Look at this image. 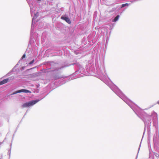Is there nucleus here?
Listing matches in <instances>:
<instances>
[{"label":"nucleus","instance_id":"1","mask_svg":"<svg viewBox=\"0 0 159 159\" xmlns=\"http://www.w3.org/2000/svg\"><path fill=\"white\" fill-rule=\"evenodd\" d=\"M109 86L119 97L125 101L133 110L137 115H138V113L140 115V116L138 115V116L143 121L145 125L147 124L149 125H150L151 123V117L150 116L144 114L143 116H142L140 114V111H141L140 108L128 99L117 87L115 85H113L112 87Z\"/></svg>","mask_w":159,"mask_h":159},{"label":"nucleus","instance_id":"2","mask_svg":"<svg viewBox=\"0 0 159 159\" xmlns=\"http://www.w3.org/2000/svg\"><path fill=\"white\" fill-rule=\"evenodd\" d=\"M39 100H36L26 102L24 103L22 105V107L23 108H25L32 106L39 102Z\"/></svg>","mask_w":159,"mask_h":159},{"label":"nucleus","instance_id":"3","mask_svg":"<svg viewBox=\"0 0 159 159\" xmlns=\"http://www.w3.org/2000/svg\"><path fill=\"white\" fill-rule=\"evenodd\" d=\"M21 92H23V93H31V91H30L25 89H22L21 90H19L18 91H16L14 93H12V94H15L16 93H21Z\"/></svg>","mask_w":159,"mask_h":159},{"label":"nucleus","instance_id":"4","mask_svg":"<svg viewBox=\"0 0 159 159\" xmlns=\"http://www.w3.org/2000/svg\"><path fill=\"white\" fill-rule=\"evenodd\" d=\"M61 18L65 20L66 21L67 23L69 24H70L71 23V21L70 20V19L67 17H65V16H61Z\"/></svg>","mask_w":159,"mask_h":159},{"label":"nucleus","instance_id":"5","mask_svg":"<svg viewBox=\"0 0 159 159\" xmlns=\"http://www.w3.org/2000/svg\"><path fill=\"white\" fill-rule=\"evenodd\" d=\"M9 81V79L7 78L3 80L0 82V85L3 84L7 83Z\"/></svg>","mask_w":159,"mask_h":159},{"label":"nucleus","instance_id":"6","mask_svg":"<svg viewBox=\"0 0 159 159\" xmlns=\"http://www.w3.org/2000/svg\"><path fill=\"white\" fill-rule=\"evenodd\" d=\"M80 73H81L84 75H86V71L84 70H83V68L82 67H80Z\"/></svg>","mask_w":159,"mask_h":159},{"label":"nucleus","instance_id":"7","mask_svg":"<svg viewBox=\"0 0 159 159\" xmlns=\"http://www.w3.org/2000/svg\"><path fill=\"white\" fill-rule=\"evenodd\" d=\"M119 18V16L117 15V16H116L115 18L113 20L112 22H115L116 21H117L118 20Z\"/></svg>","mask_w":159,"mask_h":159},{"label":"nucleus","instance_id":"8","mask_svg":"<svg viewBox=\"0 0 159 159\" xmlns=\"http://www.w3.org/2000/svg\"><path fill=\"white\" fill-rule=\"evenodd\" d=\"M128 6L129 4L128 3L123 4L122 5L121 7H123L125 6Z\"/></svg>","mask_w":159,"mask_h":159},{"label":"nucleus","instance_id":"9","mask_svg":"<svg viewBox=\"0 0 159 159\" xmlns=\"http://www.w3.org/2000/svg\"><path fill=\"white\" fill-rule=\"evenodd\" d=\"M34 61V60H33L32 61H31L29 63V65H31L32 64V63H33Z\"/></svg>","mask_w":159,"mask_h":159},{"label":"nucleus","instance_id":"10","mask_svg":"<svg viewBox=\"0 0 159 159\" xmlns=\"http://www.w3.org/2000/svg\"><path fill=\"white\" fill-rule=\"evenodd\" d=\"M25 54H24L23 56L22 57V59H23L24 58H25Z\"/></svg>","mask_w":159,"mask_h":159},{"label":"nucleus","instance_id":"11","mask_svg":"<svg viewBox=\"0 0 159 159\" xmlns=\"http://www.w3.org/2000/svg\"><path fill=\"white\" fill-rule=\"evenodd\" d=\"M58 78H57L56 77H55V78H54V79L56 80V79H58Z\"/></svg>","mask_w":159,"mask_h":159},{"label":"nucleus","instance_id":"12","mask_svg":"<svg viewBox=\"0 0 159 159\" xmlns=\"http://www.w3.org/2000/svg\"><path fill=\"white\" fill-rule=\"evenodd\" d=\"M157 103L159 104V100L157 102Z\"/></svg>","mask_w":159,"mask_h":159}]
</instances>
